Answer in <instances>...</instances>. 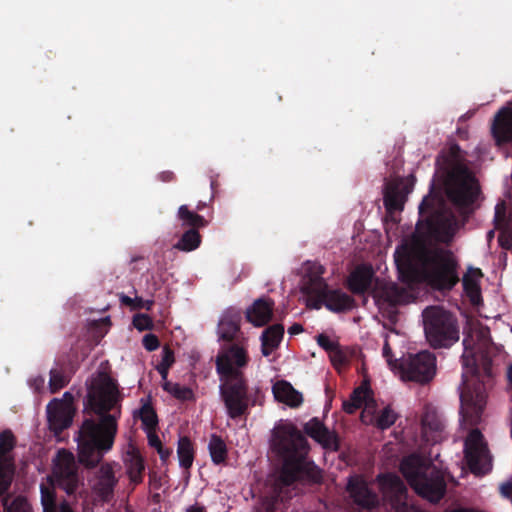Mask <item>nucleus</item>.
<instances>
[{
    "label": "nucleus",
    "mask_w": 512,
    "mask_h": 512,
    "mask_svg": "<svg viewBox=\"0 0 512 512\" xmlns=\"http://www.w3.org/2000/svg\"><path fill=\"white\" fill-rule=\"evenodd\" d=\"M422 425L428 427L432 431H441L443 428L442 422L433 413L426 412L422 417Z\"/></svg>",
    "instance_id": "44"
},
{
    "label": "nucleus",
    "mask_w": 512,
    "mask_h": 512,
    "mask_svg": "<svg viewBox=\"0 0 512 512\" xmlns=\"http://www.w3.org/2000/svg\"><path fill=\"white\" fill-rule=\"evenodd\" d=\"M400 472L411 488L423 499L438 503L446 494L447 484L443 472L418 454L404 457Z\"/></svg>",
    "instance_id": "8"
},
{
    "label": "nucleus",
    "mask_w": 512,
    "mask_h": 512,
    "mask_svg": "<svg viewBox=\"0 0 512 512\" xmlns=\"http://www.w3.org/2000/svg\"><path fill=\"white\" fill-rule=\"evenodd\" d=\"M73 415V407L59 399H53L47 405L48 422L50 428L56 433L62 432L71 425Z\"/></svg>",
    "instance_id": "18"
},
{
    "label": "nucleus",
    "mask_w": 512,
    "mask_h": 512,
    "mask_svg": "<svg viewBox=\"0 0 512 512\" xmlns=\"http://www.w3.org/2000/svg\"><path fill=\"white\" fill-rule=\"evenodd\" d=\"M491 134L497 146L512 144V108H501L495 115Z\"/></svg>",
    "instance_id": "20"
},
{
    "label": "nucleus",
    "mask_w": 512,
    "mask_h": 512,
    "mask_svg": "<svg viewBox=\"0 0 512 512\" xmlns=\"http://www.w3.org/2000/svg\"><path fill=\"white\" fill-rule=\"evenodd\" d=\"M426 339L434 349L450 348L459 340L456 317L441 306H428L422 312Z\"/></svg>",
    "instance_id": "9"
},
{
    "label": "nucleus",
    "mask_w": 512,
    "mask_h": 512,
    "mask_svg": "<svg viewBox=\"0 0 512 512\" xmlns=\"http://www.w3.org/2000/svg\"><path fill=\"white\" fill-rule=\"evenodd\" d=\"M61 512H72L68 507H63Z\"/></svg>",
    "instance_id": "61"
},
{
    "label": "nucleus",
    "mask_w": 512,
    "mask_h": 512,
    "mask_svg": "<svg viewBox=\"0 0 512 512\" xmlns=\"http://www.w3.org/2000/svg\"><path fill=\"white\" fill-rule=\"evenodd\" d=\"M433 190L432 183L430 193L419 205L420 219L416 224V232L423 238L449 244L458 228L457 219L445 209L442 197Z\"/></svg>",
    "instance_id": "7"
},
{
    "label": "nucleus",
    "mask_w": 512,
    "mask_h": 512,
    "mask_svg": "<svg viewBox=\"0 0 512 512\" xmlns=\"http://www.w3.org/2000/svg\"><path fill=\"white\" fill-rule=\"evenodd\" d=\"M73 400H74L73 395L70 392H65L63 394V399L61 401L65 402V403H69V405L72 406Z\"/></svg>",
    "instance_id": "58"
},
{
    "label": "nucleus",
    "mask_w": 512,
    "mask_h": 512,
    "mask_svg": "<svg viewBox=\"0 0 512 512\" xmlns=\"http://www.w3.org/2000/svg\"><path fill=\"white\" fill-rule=\"evenodd\" d=\"M186 512H205V508L203 506L195 504L188 507Z\"/></svg>",
    "instance_id": "59"
},
{
    "label": "nucleus",
    "mask_w": 512,
    "mask_h": 512,
    "mask_svg": "<svg viewBox=\"0 0 512 512\" xmlns=\"http://www.w3.org/2000/svg\"><path fill=\"white\" fill-rule=\"evenodd\" d=\"M158 179L162 182H172L176 179V176L172 171L167 170L159 173Z\"/></svg>",
    "instance_id": "51"
},
{
    "label": "nucleus",
    "mask_w": 512,
    "mask_h": 512,
    "mask_svg": "<svg viewBox=\"0 0 512 512\" xmlns=\"http://www.w3.org/2000/svg\"><path fill=\"white\" fill-rule=\"evenodd\" d=\"M411 188L403 179L387 182L384 188L383 201L386 210L390 213L403 210L407 195Z\"/></svg>",
    "instance_id": "19"
},
{
    "label": "nucleus",
    "mask_w": 512,
    "mask_h": 512,
    "mask_svg": "<svg viewBox=\"0 0 512 512\" xmlns=\"http://www.w3.org/2000/svg\"><path fill=\"white\" fill-rule=\"evenodd\" d=\"M3 506L6 512H31V507L23 496H17L10 505L8 500L4 499Z\"/></svg>",
    "instance_id": "41"
},
{
    "label": "nucleus",
    "mask_w": 512,
    "mask_h": 512,
    "mask_svg": "<svg viewBox=\"0 0 512 512\" xmlns=\"http://www.w3.org/2000/svg\"><path fill=\"white\" fill-rule=\"evenodd\" d=\"M202 242V236L197 229H187L174 245V248L183 251L191 252L196 250Z\"/></svg>",
    "instance_id": "33"
},
{
    "label": "nucleus",
    "mask_w": 512,
    "mask_h": 512,
    "mask_svg": "<svg viewBox=\"0 0 512 512\" xmlns=\"http://www.w3.org/2000/svg\"><path fill=\"white\" fill-rule=\"evenodd\" d=\"M482 276L479 268H469L462 278L464 292L473 305H478L481 301V289L478 283V277Z\"/></svg>",
    "instance_id": "28"
},
{
    "label": "nucleus",
    "mask_w": 512,
    "mask_h": 512,
    "mask_svg": "<svg viewBox=\"0 0 512 512\" xmlns=\"http://www.w3.org/2000/svg\"><path fill=\"white\" fill-rule=\"evenodd\" d=\"M241 314L238 311H227L218 325L219 338L227 343L241 341L240 337Z\"/></svg>",
    "instance_id": "23"
},
{
    "label": "nucleus",
    "mask_w": 512,
    "mask_h": 512,
    "mask_svg": "<svg viewBox=\"0 0 512 512\" xmlns=\"http://www.w3.org/2000/svg\"><path fill=\"white\" fill-rule=\"evenodd\" d=\"M304 432L323 449L337 452L340 449V441L335 431H330L317 417H313L304 424Z\"/></svg>",
    "instance_id": "16"
},
{
    "label": "nucleus",
    "mask_w": 512,
    "mask_h": 512,
    "mask_svg": "<svg viewBox=\"0 0 512 512\" xmlns=\"http://www.w3.org/2000/svg\"><path fill=\"white\" fill-rule=\"evenodd\" d=\"M500 491L504 497H512V482L502 483L500 486Z\"/></svg>",
    "instance_id": "52"
},
{
    "label": "nucleus",
    "mask_w": 512,
    "mask_h": 512,
    "mask_svg": "<svg viewBox=\"0 0 512 512\" xmlns=\"http://www.w3.org/2000/svg\"><path fill=\"white\" fill-rule=\"evenodd\" d=\"M69 383V379L59 370H50L49 388L51 393H56Z\"/></svg>",
    "instance_id": "38"
},
{
    "label": "nucleus",
    "mask_w": 512,
    "mask_h": 512,
    "mask_svg": "<svg viewBox=\"0 0 512 512\" xmlns=\"http://www.w3.org/2000/svg\"><path fill=\"white\" fill-rule=\"evenodd\" d=\"M464 352L461 356L463 366L462 385L460 393V413L470 425H477L481 420L482 413L486 406L487 394L485 390V379H492V359L487 355L481 358V367L477 360L470 341L463 340Z\"/></svg>",
    "instance_id": "6"
},
{
    "label": "nucleus",
    "mask_w": 512,
    "mask_h": 512,
    "mask_svg": "<svg viewBox=\"0 0 512 512\" xmlns=\"http://www.w3.org/2000/svg\"><path fill=\"white\" fill-rule=\"evenodd\" d=\"M53 473L59 486L68 494L76 491L79 477L75 457L71 452L65 449L58 451Z\"/></svg>",
    "instance_id": "13"
},
{
    "label": "nucleus",
    "mask_w": 512,
    "mask_h": 512,
    "mask_svg": "<svg viewBox=\"0 0 512 512\" xmlns=\"http://www.w3.org/2000/svg\"><path fill=\"white\" fill-rule=\"evenodd\" d=\"M169 369L170 368H167V367H162V366H156V370L158 371V373L161 375V378L163 380H166L167 377H168V373H169Z\"/></svg>",
    "instance_id": "57"
},
{
    "label": "nucleus",
    "mask_w": 512,
    "mask_h": 512,
    "mask_svg": "<svg viewBox=\"0 0 512 512\" xmlns=\"http://www.w3.org/2000/svg\"><path fill=\"white\" fill-rule=\"evenodd\" d=\"M284 335L282 324H274L266 328L261 335V352L263 356H269L280 345Z\"/></svg>",
    "instance_id": "27"
},
{
    "label": "nucleus",
    "mask_w": 512,
    "mask_h": 512,
    "mask_svg": "<svg viewBox=\"0 0 512 512\" xmlns=\"http://www.w3.org/2000/svg\"><path fill=\"white\" fill-rule=\"evenodd\" d=\"M120 302L123 305L129 306L132 309H135V298H131V297L127 296V295L122 294L120 296Z\"/></svg>",
    "instance_id": "54"
},
{
    "label": "nucleus",
    "mask_w": 512,
    "mask_h": 512,
    "mask_svg": "<svg viewBox=\"0 0 512 512\" xmlns=\"http://www.w3.org/2000/svg\"><path fill=\"white\" fill-rule=\"evenodd\" d=\"M203 206H204V204H201V203H200V204H198V206H197V208H196V209H197V210H201Z\"/></svg>",
    "instance_id": "62"
},
{
    "label": "nucleus",
    "mask_w": 512,
    "mask_h": 512,
    "mask_svg": "<svg viewBox=\"0 0 512 512\" xmlns=\"http://www.w3.org/2000/svg\"><path fill=\"white\" fill-rule=\"evenodd\" d=\"M159 456H160V459L163 461V462H166L168 460V458L170 457L171 453H172V450L169 449V448H164L163 446L160 447L158 450H157Z\"/></svg>",
    "instance_id": "53"
},
{
    "label": "nucleus",
    "mask_w": 512,
    "mask_h": 512,
    "mask_svg": "<svg viewBox=\"0 0 512 512\" xmlns=\"http://www.w3.org/2000/svg\"><path fill=\"white\" fill-rule=\"evenodd\" d=\"M123 394L108 372L98 371L87 384L85 408L99 416V421L85 419L79 429L78 461L87 468L96 467L114 445L121 417Z\"/></svg>",
    "instance_id": "1"
},
{
    "label": "nucleus",
    "mask_w": 512,
    "mask_h": 512,
    "mask_svg": "<svg viewBox=\"0 0 512 512\" xmlns=\"http://www.w3.org/2000/svg\"><path fill=\"white\" fill-rule=\"evenodd\" d=\"M250 357L247 350V340L226 343L219 350L215 366L221 382L219 394L224 403L227 416L238 419L249 414V408L261 404V390L250 391L244 369L248 366Z\"/></svg>",
    "instance_id": "3"
},
{
    "label": "nucleus",
    "mask_w": 512,
    "mask_h": 512,
    "mask_svg": "<svg viewBox=\"0 0 512 512\" xmlns=\"http://www.w3.org/2000/svg\"><path fill=\"white\" fill-rule=\"evenodd\" d=\"M154 477H155V474H149L150 482H152V480L154 479Z\"/></svg>",
    "instance_id": "63"
},
{
    "label": "nucleus",
    "mask_w": 512,
    "mask_h": 512,
    "mask_svg": "<svg viewBox=\"0 0 512 512\" xmlns=\"http://www.w3.org/2000/svg\"><path fill=\"white\" fill-rule=\"evenodd\" d=\"M330 360L333 364V366L338 369L342 366H345L349 363V358L345 351L341 348L340 345L336 347L330 354H329Z\"/></svg>",
    "instance_id": "43"
},
{
    "label": "nucleus",
    "mask_w": 512,
    "mask_h": 512,
    "mask_svg": "<svg viewBox=\"0 0 512 512\" xmlns=\"http://www.w3.org/2000/svg\"><path fill=\"white\" fill-rule=\"evenodd\" d=\"M302 331H303V327H302V325H301V324H298V323L293 324V325L289 328V330H288V332H289L291 335L299 334V333H301Z\"/></svg>",
    "instance_id": "55"
},
{
    "label": "nucleus",
    "mask_w": 512,
    "mask_h": 512,
    "mask_svg": "<svg viewBox=\"0 0 512 512\" xmlns=\"http://www.w3.org/2000/svg\"><path fill=\"white\" fill-rule=\"evenodd\" d=\"M317 344L330 354L338 345V342L332 341L326 334H319L316 337Z\"/></svg>",
    "instance_id": "46"
},
{
    "label": "nucleus",
    "mask_w": 512,
    "mask_h": 512,
    "mask_svg": "<svg viewBox=\"0 0 512 512\" xmlns=\"http://www.w3.org/2000/svg\"><path fill=\"white\" fill-rule=\"evenodd\" d=\"M346 491L353 503L364 510H372L379 505L378 494L370 487L366 479L359 474L349 476Z\"/></svg>",
    "instance_id": "14"
},
{
    "label": "nucleus",
    "mask_w": 512,
    "mask_h": 512,
    "mask_svg": "<svg viewBox=\"0 0 512 512\" xmlns=\"http://www.w3.org/2000/svg\"><path fill=\"white\" fill-rule=\"evenodd\" d=\"M274 301L268 297L256 299L246 310V319L256 327L266 325L273 315Z\"/></svg>",
    "instance_id": "22"
},
{
    "label": "nucleus",
    "mask_w": 512,
    "mask_h": 512,
    "mask_svg": "<svg viewBox=\"0 0 512 512\" xmlns=\"http://www.w3.org/2000/svg\"><path fill=\"white\" fill-rule=\"evenodd\" d=\"M397 419L396 413L389 407H385L379 414L376 420L378 428L384 430L391 427Z\"/></svg>",
    "instance_id": "40"
},
{
    "label": "nucleus",
    "mask_w": 512,
    "mask_h": 512,
    "mask_svg": "<svg viewBox=\"0 0 512 512\" xmlns=\"http://www.w3.org/2000/svg\"><path fill=\"white\" fill-rule=\"evenodd\" d=\"M116 483L113 468L106 463L100 466L93 488L103 500H108L113 495Z\"/></svg>",
    "instance_id": "25"
},
{
    "label": "nucleus",
    "mask_w": 512,
    "mask_h": 512,
    "mask_svg": "<svg viewBox=\"0 0 512 512\" xmlns=\"http://www.w3.org/2000/svg\"><path fill=\"white\" fill-rule=\"evenodd\" d=\"M16 446V438L10 429L0 433V496L10 488L14 475V458L10 455Z\"/></svg>",
    "instance_id": "12"
},
{
    "label": "nucleus",
    "mask_w": 512,
    "mask_h": 512,
    "mask_svg": "<svg viewBox=\"0 0 512 512\" xmlns=\"http://www.w3.org/2000/svg\"><path fill=\"white\" fill-rule=\"evenodd\" d=\"M177 454L180 466L184 469L191 468L194 461L195 449L189 437L183 436L179 438Z\"/></svg>",
    "instance_id": "32"
},
{
    "label": "nucleus",
    "mask_w": 512,
    "mask_h": 512,
    "mask_svg": "<svg viewBox=\"0 0 512 512\" xmlns=\"http://www.w3.org/2000/svg\"><path fill=\"white\" fill-rule=\"evenodd\" d=\"M370 389L364 386L357 387L348 400L343 401L342 408L348 414L355 413L362 407Z\"/></svg>",
    "instance_id": "34"
},
{
    "label": "nucleus",
    "mask_w": 512,
    "mask_h": 512,
    "mask_svg": "<svg viewBox=\"0 0 512 512\" xmlns=\"http://www.w3.org/2000/svg\"><path fill=\"white\" fill-rule=\"evenodd\" d=\"M400 368L403 376L408 380L425 384L435 376L436 356L427 350L409 354L402 361Z\"/></svg>",
    "instance_id": "11"
},
{
    "label": "nucleus",
    "mask_w": 512,
    "mask_h": 512,
    "mask_svg": "<svg viewBox=\"0 0 512 512\" xmlns=\"http://www.w3.org/2000/svg\"><path fill=\"white\" fill-rule=\"evenodd\" d=\"M153 305V300H144L141 297H135V309H145L150 311Z\"/></svg>",
    "instance_id": "50"
},
{
    "label": "nucleus",
    "mask_w": 512,
    "mask_h": 512,
    "mask_svg": "<svg viewBox=\"0 0 512 512\" xmlns=\"http://www.w3.org/2000/svg\"><path fill=\"white\" fill-rule=\"evenodd\" d=\"M391 354H392L391 347H390L389 343L386 341L384 346H383V356L386 358V360L388 362H390Z\"/></svg>",
    "instance_id": "56"
},
{
    "label": "nucleus",
    "mask_w": 512,
    "mask_h": 512,
    "mask_svg": "<svg viewBox=\"0 0 512 512\" xmlns=\"http://www.w3.org/2000/svg\"><path fill=\"white\" fill-rule=\"evenodd\" d=\"M163 389L181 401L191 400L194 397L193 391L187 386H182L178 383L166 381L163 384Z\"/></svg>",
    "instance_id": "35"
},
{
    "label": "nucleus",
    "mask_w": 512,
    "mask_h": 512,
    "mask_svg": "<svg viewBox=\"0 0 512 512\" xmlns=\"http://www.w3.org/2000/svg\"><path fill=\"white\" fill-rule=\"evenodd\" d=\"M314 299L312 307L320 309L323 305L330 311L342 313L351 310L355 305L353 297L340 289H330L326 281L317 280L310 288Z\"/></svg>",
    "instance_id": "10"
},
{
    "label": "nucleus",
    "mask_w": 512,
    "mask_h": 512,
    "mask_svg": "<svg viewBox=\"0 0 512 512\" xmlns=\"http://www.w3.org/2000/svg\"><path fill=\"white\" fill-rule=\"evenodd\" d=\"M41 500L44 512H56L54 494L44 485L41 486Z\"/></svg>",
    "instance_id": "42"
},
{
    "label": "nucleus",
    "mask_w": 512,
    "mask_h": 512,
    "mask_svg": "<svg viewBox=\"0 0 512 512\" xmlns=\"http://www.w3.org/2000/svg\"><path fill=\"white\" fill-rule=\"evenodd\" d=\"M400 280L407 284L425 282L433 290L450 292L460 281V264L455 253L445 247L417 241L395 252Z\"/></svg>",
    "instance_id": "2"
},
{
    "label": "nucleus",
    "mask_w": 512,
    "mask_h": 512,
    "mask_svg": "<svg viewBox=\"0 0 512 512\" xmlns=\"http://www.w3.org/2000/svg\"><path fill=\"white\" fill-rule=\"evenodd\" d=\"M126 470L131 483L138 485L143 482L145 463L139 453L133 452L129 455Z\"/></svg>",
    "instance_id": "30"
},
{
    "label": "nucleus",
    "mask_w": 512,
    "mask_h": 512,
    "mask_svg": "<svg viewBox=\"0 0 512 512\" xmlns=\"http://www.w3.org/2000/svg\"><path fill=\"white\" fill-rule=\"evenodd\" d=\"M133 325L139 331L150 330L153 328V321L147 314H137L133 317Z\"/></svg>",
    "instance_id": "45"
},
{
    "label": "nucleus",
    "mask_w": 512,
    "mask_h": 512,
    "mask_svg": "<svg viewBox=\"0 0 512 512\" xmlns=\"http://www.w3.org/2000/svg\"><path fill=\"white\" fill-rule=\"evenodd\" d=\"M494 224L495 228L498 230H502L498 241L502 248L511 249L512 248V219L510 216L506 214V205L505 202H499L495 207V215H494Z\"/></svg>",
    "instance_id": "24"
},
{
    "label": "nucleus",
    "mask_w": 512,
    "mask_h": 512,
    "mask_svg": "<svg viewBox=\"0 0 512 512\" xmlns=\"http://www.w3.org/2000/svg\"><path fill=\"white\" fill-rule=\"evenodd\" d=\"M208 451L213 464L221 465L226 462L228 449L221 436L212 434L208 443Z\"/></svg>",
    "instance_id": "31"
},
{
    "label": "nucleus",
    "mask_w": 512,
    "mask_h": 512,
    "mask_svg": "<svg viewBox=\"0 0 512 512\" xmlns=\"http://www.w3.org/2000/svg\"><path fill=\"white\" fill-rule=\"evenodd\" d=\"M147 438H148V444L158 450L160 447H162V442L159 438V436L156 434L155 430H149L147 431Z\"/></svg>",
    "instance_id": "49"
},
{
    "label": "nucleus",
    "mask_w": 512,
    "mask_h": 512,
    "mask_svg": "<svg viewBox=\"0 0 512 512\" xmlns=\"http://www.w3.org/2000/svg\"><path fill=\"white\" fill-rule=\"evenodd\" d=\"M139 417L147 431L156 430V427L158 425V418L155 410L153 409L150 403L143 404L139 411Z\"/></svg>",
    "instance_id": "36"
},
{
    "label": "nucleus",
    "mask_w": 512,
    "mask_h": 512,
    "mask_svg": "<svg viewBox=\"0 0 512 512\" xmlns=\"http://www.w3.org/2000/svg\"><path fill=\"white\" fill-rule=\"evenodd\" d=\"M272 392L278 402L293 408L300 406L303 402L302 394L285 380L277 381L272 387Z\"/></svg>",
    "instance_id": "26"
},
{
    "label": "nucleus",
    "mask_w": 512,
    "mask_h": 512,
    "mask_svg": "<svg viewBox=\"0 0 512 512\" xmlns=\"http://www.w3.org/2000/svg\"><path fill=\"white\" fill-rule=\"evenodd\" d=\"M372 296L379 305L386 304L396 308L398 305L407 303L409 294L404 288L394 283H382L375 279Z\"/></svg>",
    "instance_id": "17"
},
{
    "label": "nucleus",
    "mask_w": 512,
    "mask_h": 512,
    "mask_svg": "<svg viewBox=\"0 0 512 512\" xmlns=\"http://www.w3.org/2000/svg\"><path fill=\"white\" fill-rule=\"evenodd\" d=\"M507 376H508V380L509 382L511 383L512 385V364L509 366L508 368V373H507Z\"/></svg>",
    "instance_id": "60"
},
{
    "label": "nucleus",
    "mask_w": 512,
    "mask_h": 512,
    "mask_svg": "<svg viewBox=\"0 0 512 512\" xmlns=\"http://www.w3.org/2000/svg\"><path fill=\"white\" fill-rule=\"evenodd\" d=\"M174 362H175L174 351L168 345H165L163 347L161 361L158 364V366L171 368V366L174 364Z\"/></svg>",
    "instance_id": "47"
},
{
    "label": "nucleus",
    "mask_w": 512,
    "mask_h": 512,
    "mask_svg": "<svg viewBox=\"0 0 512 512\" xmlns=\"http://www.w3.org/2000/svg\"><path fill=\"white\" fill-rule=\"evenodd\" d=\"M142 344L147 351L152 352L159 348L160 341L155 334L150 333L143 337Z\"/></svg>",
    "instance_id": "48"
},
{
    "label": "nucleus",
    "mask_w": 512,
    "mask_h": 512,
    "mask_svg": "<svg viewBox=\"0 0 512 512\" xmlns=\"http://www.w3.org/2000/svg\"><path fill=\"white\" fill-rule=\"evenodd\" d=\"M464 160L459 145L452 144L437 156L436 168L443 177L448 200L462 215L468 216L473 212V205L480 194V186Z\"/></svg>",
    "instance_id": "5"
},
{
    "label": "nucleus",
    "mask_w": 512,
    "mask_h": 512,
    "mask_svg": "<svg viewBox=\"0 0 512 512\" xmlns=\"http://www.w3.org/2000/svg\"><path fill=\"white\" fill-rule=\"evenodd\" d=\"M177 216L183 228L199 230L208 225V221L203 216L191 211L187 205H181L178 208Z\"/></svg>",
    "instance_id": "29"
},
{
    "label": "nucleus",
    "mask_w": 512,
    "mask_h": 512,
    "mask_svg": "<svg viewBox=\"0 0 512 512\" xmlns=\"http://www.w3.org/2000/svg\"><path fill=\"white\" fill-rule=\"evenodd\" d=\"M325 269L322 265L319 264H313L309 271V280L303 287V292L307 294L308 296H311L312 293L310 292V288H312V285L317 282V280L325 281L322 277L324 274Z\"/></svg>",
    "instance_id": "39"
},
{
    "label": "nucleus",
    "mask_w": 512,
    "mask_h": 512,
    "mask_svg": "<svg viewBox=\"0 0 512 512\" xmlns=\"http://www.w3.org/2000/svg\"><path fill=\"white\" fill-rule=\"evenodd\" d=\"M375 275L371 266H357L347 279V288L355 295L372 291Z\"/></svg>",
    "instance_id": "21"
},
{
    "label": "nucleus",
    "mask_w": 512,
    "mask_h": 512,
    "mask_svg": "<svg viewBox=\"0 0 512 512\" xmlns=\"http://www.w3.org/2000/svg\"><path fill=\"white\" fill-rule=\"evenodd\" d=\"M273 450L282 458L283 464L279 473V481L290 486L297 481L320 483L322 472L308 460L310 450L305 436L293 424L278 427L273 433Z\"/></svg>",
    "instance_id": "4"
},
{
    "label": "nucleus",
    "mask_w": 512,
    "mask_h": 512,
    "mask_svg": "<svg viewBox=\"0 0 512 512\" xmlns=\"http://www.w3.org/2000/svg\"><path fill=\"white\" fill-rule=\"evenodd\" d=\"M44 383V379L42 377L39 378V385H42Z\"/></svg>",
    "instance_id": "64"
},
{
    "label": "nucleus",
    "mask_w": 512,
    "mask_h": 512,
    "mask_svg": "<svg viewBox=\"0 0 512 512\" xmlns=\"http://www.w3.org/2000/svg\"><path fill=\"white\" fill-rule=\"evenodd\" d=\"M487 447L483 434L478 429H473L465 440L464 454L467 465L472 473H483L482 462L487 456Z\"/></svg>",
    "instance_id": "15"
},
{
    "label": "nucleus",
    "mask_w": 512,
    "mask_h": 512,
    "mask_svg": "<svg viewBox=\"0 0 512 512\" xmlns=\"http://www.w3.org/2000/svg\"><path fill=\"white\" fill-rule=\"evenodd\" d=\"M257 512H282V501L279 495L263 497Z\"/></svg>",
    "instance_id": "37"
}]
</instances>
